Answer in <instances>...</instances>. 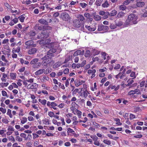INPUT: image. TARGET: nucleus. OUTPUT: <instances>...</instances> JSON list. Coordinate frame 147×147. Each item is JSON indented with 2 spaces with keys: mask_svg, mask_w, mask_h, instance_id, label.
Wrapping results in <instances>:
<instances>
[{
  "mask_svg": "<svg viewBox=\"0 0 147 147\" xmlns=\"http://www.w3.org/2000/svg\"><path fill=\"white\" fill-rule=\"evenodd\" d=\"M138 17L134 14L131 13L128 16L127 19L125 22V25L126 26L130 25V22H132L133 24H136L138 23L137 21Z\"/></svg>",
  "mask_w": 147,
  "mask_h": 147,
  "instance_id": "obj_1",
  "label": "nucleus"
},
{
  "mask_svg": "<svg viewBox=\"0 0 147 147\" xmlns=\"http://www.w3.org/2000/svg\"><path fill=\"white\" fill-rule=\"evenodd\" d=\"M42 60V63L43 65L47 67L48 64L52 65L55 63V61L52 60V57L46 55L41 58Z\"/></svg>",
  "mask_w": 147,
  "mask_h": 147,
  "instance_id": "obj_2",
  "label": "nucleus"
},
{
  "mask_svg": "<svg viewBox=\"0 0 147 147\" xmlns=\"http://www.w3.org/2000/svg\"><path fill=\"white\" fill-rule=\"evenodd\" d=\"M51 40L49 39H46L42 40L39 42L40 44H46L45 47H49V48H51L53 46L51 42Z\"/></svg>",
  "mask_w": 147,
  "mask_h": 147,
  "instance_id": "obj_3",
  "label": "nucleus"
},
{
  "mask_svg": "<svg viewBox=\"0 0 147 147\" xmlns=\"http://www.w3.org/2000/svg\"><path fill=\"white\" fill-rule=\"evenodd\" d=\"M49 33L47 32V30H45L42 31L41 34L38 36V38H40L42 40L45 39L49 36Z\"/></svg>",
  "mask_w": 147,
  "mask_h": 147,
  "instance_id": "obj_4",
  "label": "nucleus"
},
{
  "mask_svg": "<svg viewBox=\"0 0 147 147\" xmlns=\"http://www.w3.org/2000/svg\"><path fill=\"white\" fill-rule=\"evenodd\" d=\"M109 30L108 26L102 24L99 25L98 26V31H102L104 32H107Z\"/></svg>",
  "mask_w": 147,
  "mask_h": 147,
  "instance_id": "obj_5",
  "label": "nucleus"
},
{
  "mask_svg": "<svg viewBox=\"0 0 147 147\" xmlns=\"http://www.w3.org/2000/svg\"><path fill=\"white\" fill-rule=\"evenodd\" d=\"M60 17L63 20L67 21L69 19V14L66 12H62L60 16Z\"/></svg>",
  "mask_w": 147,
  "mask_h": 147,
  "instance_id": "obj_6",
  "label": "nucleus"
},
{
  "mask_svg": "<svg viewBox=\"0 0 147 147\" xmlns=\"http://www.w3.org/2000/svg\"><path fill=\"white\" fill-rule=\"evenodd\" d=\"M34 42L32 40H29L25 42V44L27 46L26 47L27 49H28L31 47H35L36 46L35 44H34Z\"/></svg>",
  "mask_w": 147,
  "mask_h": 147,
  "instance_id": "obj_7",
  "label": "nucleus"
},
{
  "mask_svg": "<svg viewBox=\"0 0 147 147\" xmlns=\"http://www.w3.org/2000/svg\"><path fill=\"white\" fill-rule=\"evenodd\" d=\"M56 51V49H50L47 53L46 55L52 57L53 55V54Z\"/></svg>",
  "mask_w": 147,
  "mask_h": 147,
  "instance_id": "obj_8",
  "label": "nucleus"
},
{
  "mask_svg": "<svg viewBox=\"0 0 147 147\" xmlns=\"http://www.w3.org/2000/svg\"><path fill=\"white\" fill-rule=\"evenodd\" d=\"M73 25L74 27L79 28L80 27L81 23L78 20H75L73 21Z\"/></svg>",
  "mask_w": 147,
  "mask_h": 147,
  "instance_id": "obj_9",
  "label": "nucleus"
},
{
  "mask_svg": "<svg viewBox=\"0 0 147 147\" xmlns=\"http://www.w3.org/2000/svg\"><path fill=\"white\" fill-rule=\"evenodd\" d=\"M37 86V85L36 83H33L32 84H30L28 85L27 86V88L28 89H33L36 88Z\"/></svg>",
  "mask_w": 147,
  "mask_h": 147,
  "instance_id": "obj_10",
  "label": "nucleus"
},
{
  "mask_svg": "<svg viewBox=\"0 0 147 147\" xmlns=\"http://www.w3.org/2000/svg\"><path fill=\"white\" fill-rule=\"evenodd\" d=\"M37 49H36L33 48L29 50L28 53L30 55H32L35 53Z\"/></svg>",
  "mask_w": 147,
  "mask_h": 147,
  "instance_id": "obj_11",
  "label": "nucleus"
},
{
  "mask_svg": "<svg viewBox=\"0 0 147 147\" xmlns=\"http://www.w3.org/2000/svg\"><path fill=\"white\" fill-rule=\"evenodd\" d=\"M45 69H40L36 71L35 73V74L36 76L40 75L44 73Z\"/></svg>",
  "mask_w": 147,
  "mask_h": 147,
  "instance_id": "obj_12",
  "label": "nucleus"
},
{
  "mask_svg": "<svg viewBox=\"0 0 147 147\" xmlns=\"http://www.w3.org/2000/svg\"><path fill=\"white\" fill-rule=\"evenodd\" d=\"M38 22H39L41 23V24L48 25V22L45 20L44 19H40L39 20H38Z\"/></svg>",
  "mask_w": 147,
  "mask_h": 147,
  "instance_id": "obj_13",
  "label": "nucleus"
},
{
  "mask_svg": "<svg viewBox=\"0 0 147 147\" xmlns=\"http://www.w3.org/2000/svg\"><path fill=\"white\" fill-rule=\"evenodd\" d=\"M75 83L76 86H78L82 84V83H84V82L83 81H79L78 80H76L74 81Z\"/></svg>",
  "mask_w": 147,
  "mask_h": 147,
  "instance_id": "obj_14",
  "label": "nucleus"
},
{
  "mask_svg": "<svg viewBox=\"0 0 147 147\" xmlns=\"http://www.w3.org/2000/svg\"><path fill=\"white\" fill-rule=\"evenodd\" d=\"M34 28L36 30H42V28L41 26H40L39 24H36L34 27Z\"/></svg>",
  "mask_w": 147,
  "mask_h": 147,
  "instance_id": "obj_15",
  "label": "nucleus"
},
{
  "mask_svg": "<svg viewBox=\"0 0 147 147\" xmlns=\"http://www.w3.org/2000/svg\"><path fill=\"white\" fill-rule=\"evenodd\" d=\"M41 65V63L40 62L37 63L32 65V67L34 69L38 68L40 67Z\"/></svg>",
  "mask_w": 147,
  "mask_h": 147,
  "instance_id": "obj_16",
  "label": "nucleus"
},
{
  "mask_svg": "<svg viewBox=\"0 0 147 147\" xmlns=\"http://www.w3.org/2000/svg\"><path fill=\"white\" fill-rule=\"evenodd\" d=\"M20 51V47H18L16 49L13 48L12 51V53H18Z\"/></svg>",
  "mask_w": 147,
  "mask_h": 147,
  "instance_id": "obj_17",
  "label": "nucleus"
},
{
  "mask_svg": "<svg viewBox=\"0 0 147 147\" xmlns=\"http://www.w3.org/2000/svg\"><path fill=\"white\" fill-rule=\"evenodd\" d=\"M39 59L38 58H35L32 59L30 61V63L31 65H33L38 63Z\"/></svg>",
  "mask_w": 147,
  "mask_h": 147,
  "instance_id": "obj_18",
  "label": "nucleus"
},
{
  "mask_svg": "<svg viewBox=\"0 0 147 147\" xmlns=\"http://www.w3.org/2000/svg\"><path fill=\"white\" fill-rule=\"evenodd\" d=\"M88 93H89L87 90H85L83 93H81V96H82L84 98H85L88 96Z\"/></svg>",
  "mask_w": 147,
  "mask_h": 147,
  "instance_id": "obj_19",
  "label": "nucleus"
},
{
  "mask_svg": "<svg viewBox=\"0 0 147 147\" xmlns=\"http://www.w3.org/2000/svg\"><path fill=\"white\" fill-rule=\"evenodd\" d=\"M115 25L116 26H121L123 24V23L122 22L120 21V20H119V21H115Z\"/></svg>",
  "mask_w": 147,
  "mask_h": 147,
  "instance_id": "obj_20",
  "label": "nucleus"
},
{
  "mask_svg": "<svg viewBox=\"0 0 147 147\" xmlns=\"http://www.w3.org/2000/svg\"><path fill=\"white\" fill-rule=\"evenodd\" d=\"M125 14V13L122 11L120 12L117 15V17L118 18H120L123 17Z\"/></svg>",
  "mask_w": 147,
  "mask_h": 147,
  "instance_id": "obj_21",
  "label": "nucleus"
},
{
  "mask_svg": "<svg viewBox=\"0 0 147 147\" xmlns=\"http://www.w3.org/2000/svg\"><path fill=\"white\" fill-rule=\"evenodd\" d=\"M81 50H78L74 53L73 56H76L78 55H81Z\"/></svg>",
  "mask_w": 147,
  "mask_h": 147,
  "instance_id": "obj_22",
  "label": "nucleus"
},
{
  "mask_svg": "<svg viewBox=\"0 0 147 147\" xmlns=\"http://www.w3.org/2000/svg\"><path fill=\"white\" fill-rule=\"evenodd\" d=\"M93 18L96 21H99L101 20V17L98 15H95L93 16Z\"/></svg>",
  "mask_w": 147,
  "mask_h": 147,
  "instance_id": "obj_23",
  "label": "nucleus"
},
{
  "mask_svg": "<svg viewBox=\"0 0 147 147\" xmlns=\"http://www.w3.org/2000/svg\"><path fill=\"white\" fill-rule=\"evenodd\" d=\"M117 13V11L115 10L114 9L111 12L110 14V16H114L116 15Z\"/></svg>",
  "mask_w": 147,
  "mask_h": 147,
  "instance_id": "obj_24",
  "label": "nucleus"
},
{
  "mask_svg": "<svg viewBox=\"0 0 147 147\" xmlns=\"http://www.w3.org/2000/svg\"><path fill=\"white\" fill-rule=\"evenodd\" d=\"M109 5V4L108 3V2L107 1H106L104 3H103L102 6L104 7H108Z\"/></svg>",
  "mask_w": 147,
  "mask_h": 147,
  "instance_id": "obj_25",
  "label": "nucleus"
},
{
  "mask_svg": "<svg viewBox=\"0 0 147 147\" xmlns=\"http://www.w3.org/2000/svg\"><path fill=\"white\" fill-rule=\"evenodd\" d=\"M10 76L11 79H14L16 78V73H11L10 74Z\"/></svg>",
  "mask_w": 147,
  "mask_h": 147,
  "instance_id": "obj_26",
  "label": "nucleus"
},
{
  "mask_svg": "<svg viewBox=\"0 0 147 147\" xmlns=\"http://www.w3.org/2000/svg\"><path fill=\"white\" fill-rule=\"evenodd\" d=\"M49 78L46 76H44L43 78L41 79L42 82H46V81L48 80Z\"/></svg>",
  "mask_w": 147,
  "mask_h": 147,
  "instance_id": "obj_27",
  "label": "nucleus"
},
{
  "mask_svg": "<svg viewBox=\"0 0 147 147\" xmlns=\"http://www.w3.org/2000/svg\"><path fill=\"white\" fill-rule=\"evenodd\" d=\"M96 24H94V25L90 27L89 31H95L96 29Z\"/></svg>",
  "mask_w": 147,
  "mask_h": 147,
  "instance_id": "obj_28",
  "label": "nucleus"
},
{
  "mask_svg": "<svg viewBox=\"0 0 147 147\" xmlns=\"http://www.w3.org/2000/svg\"><path fill=\"white\" fill-rule=\"evenodd\" d=\"M103 0H96V4L98 6H100Z\"/></svg>",
  "mask_w": 147,
  "mask_h": 147,
  "instance_id": "obj_29",
  "label": "nucleus"
},
{
  "mask_svg": "<svg viewBox=\"0 0 147 147\" xmlns=\"http://www.w3.org/2000/svg\"><path fill=\"white\" fill-rule=\"evenodd\" d=\"M119 86L118 85L117 86H111V89H114L115 91H117L119 88Z\"/></svg>",
  "mask_w": 147,
  "mask_h": 147,
  "instance_id": "obj_30",
  "label": "nucleus"
},
{
  "mask_svg": "<svg viewBox=\"0 0 147 147\" xmlns=\"http://www.w3.org/2000/svg\"><path fill=\"white\" fill-rule=\"evenodd\" d=\"M24 15H25L23 14L18 17V18L20 19V21L22 22H24V20L25 18L23 16Z\"/></svg>",
  "mask_w": 147,
  "mask_h": 147,
  "instance_id": "obj_31",
  "label": "nucleus"
},
{
  "mask_svg": "<svg viewBox=\"0 0 147 147\" xmlns=\"http://www.w3.org/2000/svg\"><path fill=\"white\" fill-rule=\"evenodd\" d=\"M126 7L123 5H121L119 7V9L122 11L125 10L126 9Z\"/></svg>",
  "mask_w": 147,
  "mask_h": 147,
  "instance_id": "obj_32",
  "label": "nucleus"
},
{
  "mask_svg": "<svg viewBox=\"0 0 147 147\" xmlns=\"http://www.w3.org/2000/svg\"><path fill=\"white\" fill-rule=\"evenodd\" d=\"M103 142L104 143L108 145H110L111 144V142L109 140H103Z\"/></svg>",
  "mask_w": 147,
  "mask_h": 147,
  "instance_id": "obj_33",
  "label": "nucleus"
},
{
  "mask_svg": "<svg viewBox=\"0 0 147 147\" xmlns=\"http://www.w3.org/2000/svg\"><path fill=\"white\" fill-rule=\"evenodd\" d=\"M7 114L9 115L10 118H11L12 117V115L11 113V111L10 109H8Z\"/></svg>",
  "mask_w": 147,
  "mask_h": 147,
  "instance_id": "obj_34",
  "label": "nucleus"
},
{
  "mask_svg": "<svg viewBox=\"0 0 147 147\" xmlns=\"http://www.w3.org/2000/svg\"><path fill=\"white\" fill-rule=\"evenodd\" d=\"M90 51L88 50H87L86 51V53L85 54V56L86 57H88L90 55Z\"/></svg>",
  "mask_w": 147,
  "mask_h": 147,
  "instance_id": "obj_35",
  "label": "nucleus"
},
{
  "mask_svg": "<svg viewBox=\"0 0 147 147\" xmlns=\"http://www.w3.org/2000/svg\"><path fill=\"white\" fill-rule=\"evenodd\" d=\"M110 14H109L108 12H105L104 16V18L105 19L107 18L109 16H110Z\"/></svg>",
  "mask_w": 147,
  "mask_h": 147,
  "instance_id": "obj_36",
  "label": "nucleus"
},
{
  "mask_svg": "<svg viewBox=\"0 0 147 147\" xmlns=\"http://www.w3.org/2000/svg\"><path fill=\"white\" fill-rule=\"evenodd\" d=\"M78 18L80 21H83L85 20L84 17L82 15H79Z\"/></svg>",
  "mask_w": 147,
  "mask_h": 147,
  "instance_id": "obj_37",
  "label": "nucleus"
},
{
  "mask_svg": "<svg viewBox=\"0 0 147 147\" xmlns=\"http://www.w3.org/2000/svg\"><path fill=\"white\" fill-rule=\"evenodd\" d=\"M27 121V119L26 117H23L21 121V122L22 124H24Z\"/></svg>",
  "mask_w": 147,
  "mask_h": 147,
  "instance_id": "obj_38",
  "label": "nucleus"
},
{
  "mask_svg": "<svg viewBox=\"0 0 147 147\" xmlns=\"http://www.w3.org/2000/svg\"><path fill=\"white\" fill-rule=\"evenodd\" d=\"M43 122L44 124L46 125H49V124L48 119H45L43 121Z\"/></svg>",
  "mask_w": 147,
  "mask_h": 147,
  "instance_id": "obj_39",
  "label": "nucleus"
},
{
  "mask_svg": "<svg viewBox=\"0 0 147 147\" xmlns=\"http://www.w3.org/2000/svg\"><path fill=\"white\" fill-rule=\"evenodd\" d=\"M36 33L35 32L32 31H30L29 33V34L30 36H34L36 35Z\"/></svg>",
  "mask_w": 147,
  "mask_h": 147,
  "instance_id": "obj_40",
  "label": "nucleus"
},
{
  "mask_svg": "<svg viewBox=\"0 0 147 147\" xmlns=\"http://www.w3.org/2000/svg\"><path fill=\"white\" fill-rule=\"evenodd\" d=\"M96 72V70L94 69L92 70L91 69L88 70V73L89 74H92V73H95Z\"/></svg>",
  "mask_w": 147,
  "mask_h": 147,
  "instance_id": "obj_41",
  "label": "nucleus"
},
{
  "mask_svg": "<svg viewBox=\"0 0 147 147\" xmlns=\"http://www.w3.org/2000/svg\"><path fill=\"white\" fill-rule=\"evenodd\" d=\"M51 71L49 68H47L44 71V73L45 74H47L51 72Z\"/></svg>",
  "mask_w": 147,
  "mask_h": 147,
  "instance_id": "obj_42",
  "label": "nucleus"
},
{
  "mask_svg": "<svg viewBox=\"0 0 147 147\" xmlns=\"http://www.w3.org/2000/svg\"><path fill=\"white\" fill-rule=\"evenodd\" d=\"M2 95L3 96H6L7 97H8L9 96L7 95V93L6 91L4 90H3L2 91Z\"/></svg>",
  "mask_w": 147,
  "mask_h": 147,
  "instance_id": "obj_43",
  "label": "nucleus"
},
{
  "mask_svg": "<svg viewBox=\"0 0 147 147\" xmlns=\"http://www.w3.org/2000/svg\"><path fill=\"white\" fill-rule=\"evenodd\" d=\"M135 94H141V92L140 90L138 89H136L134 90Z\"/></svg>",
  "mask_w": 147,
  "mask_h": 147,
  "instance_id": "obj_44",
  "label": "nucleus"
},
{
  "mask_svg": "<svg viewBox=\"0 0 147 147\" xmlns=\"http://www.w3.org/2000/svg\"><path fill=\"white\" fill-rule=\"evenodd\" d=\"M93 52L94 53V55H96L100 53V51L98 50L94 49L93 50Z\"/></svg>",
  "mask_w": 147,
  "mask_h": 147,
  "instance_id": "obj_45",
  "label": "nucleus"
},
{
  "mask_svg": "<svg viewBox=\"0 0 147 147\" xmlns=\"http://www.w3.org/2000/svg\"><path fill=\"white\" fill-rule=\"evenodd\" d=\"M115 120L117 122L116 124L119 125H121L122 123L120 122V120L119 119L116 118Z\"/></svg>",
  "mask_w": 147,
  "mask_h": 147,
  "instance_id": "obj_46",
  "label": "nucleus"
},
{
  "mask_svg": "<svg viewBox=\"0 0 147 147\" xmlns=\"http://www.w3.org/2000/svg\"><path fill=\"white\" fill-rule=\"evenodd\" d=\"M92 124V126L95 128H98L99 127V125L96 122H93Z\"/></svg>",
  "mask_w": 147,
  "mask_h": 147,
  "instance_id": "obj_47",
  "label": "nucleus"
},
{
  "mask_svg": "<svg viewBox=\"0 0 147 147\" xmlns=\"http://www.w3.org/2000/svg\"><path fill=\"white\" fill-rule=\"evenodd\" d=\"M9 84L8 83H2L1 84V85L2 87H3L4 86L6 87Z\"/></svg>",
  "mask_w": 147,
  "mask_h": 147,
  "instance_id": "obj_48",
  "label": "nucleus"
},
{
  "mask_svg": "<svg viewBox=\"0 0 147 147\" xmlns=\"http://www.w3.org/2000/svg\"><path fill=\"white\" fill-rule=\"evenodd\" d=\"M67 133H71L72 134H74L73 132H74V130H73L72 129H71L70 128H68L67 129Z\"/></svg>",
  "mask_w": 147,
  "mask_h": 147,
  "instance_id": "obj_49",
  "label": "nucleus"
},
{
  "mask_svg": "<svg viewBox=\"0 0 147 147\" xmlns=\"http://www.w3.org/2000/svg\"><path fill=\"white\" fill-rule=\"evenodd\" d=\"M0 111L3 113L4 114L6 113V110L5 109L1 107L0 108Z\"/></svg>",
  "mask_w": 147,
  "mask_h": 147,
  "instance_id": "obj_50",
  "label": "nucleus"
},
{
  "mask_svg": "<svg viewBox=\"0 0 147 147\" xmlns=\"http://www.w3.org/2000/svg\"><path fill=\"white\" fill-rule=\"evenodd\" d=\"M51 107H50L53 108V107H55L57 106V104L55 102H51Z\"/></svg>",
  "mask_w": 147,
  "mask_h": 147,
  "instance_id": "obj_51",
  "label": "nucleus"
},
{
  "mask_svg": "<svg viewBox=\"0 0 147 147\" xmlns=\"http://www.w3.org/2000/svg\"><path fill=\"white\" fill-rule=\"evenodd\" d=\"M48 115L50 117H53L54 113L50 111L49 112Z\"/></svg>",
  "mask_w": 147,
  "mask_h": 147,
  "instance_id": "obj_52",
  "label": "nucleus"
},
{
  "mask_svg": "<svg viewBox=\"0 0 147 147\" xmlns=\"http://www.w3.org/2000/svg\"><path fill=\"white\" fill-rule=\"evenodd\" d=\"M7 130L9 131H14V129L12 126L10 125L9 126Z\"/></svg>",
  "mask_w": 147,
  "mask_h": 147,
  "instance_id": "obj_53",
  "label": "nucleus"
},
{
  "mask_svg": "<svg viewBox=\"0 0 147 147\" xmlns=\"http://www.w3.org/2000/svg\"><path fill=\"white\" fill-rule=\"evenodd\" d=\"M141 110V109L139 107H136L134 108V111L135 112H137Z\"/></svg>",
  "mask_w": 147,
  "mask_h": 147,
  "instance_id": "obj_54",
  "label": "nucleus"
},
{
  "mask_svg": "<svg viewBox=\"0 0 147 147\" xmlns=\"http://www.w3.org/2000/svg\"><path fill=\"white\" fill-rule=\"evenodd\" d=\"M16 140H18L19 142H21L22 141V138H20L19 136H17L16 137Z\"/></svg>",
  "mask_w": 147,
  "mask_h": 147,
  "instance_id": "obj_55",
  "label": "nucleus"
},
{
  "mask_svg": "<svg viewBox=\"0 0 147 147\" xmlns=\"http://www.w3.org/2000/svg\"><path fill=\"white\" fill-rule=\"evenodd\" d=\"M80 5L83 8L85 7L87 5L85 3H80Z\"/></svg>",
  "mask_w": 147,
  "mask_h": 147,
  "instance_id": "obj_56",
  "label": "nucleus"
},
{
  "mask_svg": "<svg viewBox=\"0 0 147 147\" xmlns=\"http://www.w3.org/2000/svg\"><path fill=\"white\" fill-rule=\"evenodd\" d=\"M110 28L112 29H115L116 28L115 25L114 24H111L110 26Z\"/></svg>",
  "mask_w": 147,
  "mask_h": 147,
  "instance_id": "obj_57",
  "label": "nucleus"
},
{
  "mask_svg": "<svg viewBox=\"0 0 147 147\" xmlns=\"http://www.w3.org/2000/svg\"><path fill=\"white\" fill-rule=\"evenodd\" d=\"M32 138V136L31 134H28L27 137L26 138L25 140H30Z\"/></svg>",
  "mask_w": 147,
  "mask_h": 147,
  "instance_id": "obj_58",
  "label": "nucleus"
},
{
  "mask_svg": "<svg viewBox=\"0 0 147 147\" xmlns=\"http://www.w3.org/2000/svg\"><path fill=\"white\" fill-rule=\"evenodd\" d=\"M1 59L2 61H4L6 62H7V61L5 59V57L4 55H2L1 56Z\"/></svg>",
  "mask_w": 147,
  "mask_h": 147,
  "instance_id": "obj_59",
  "label": "nucleus"
},
{
  "mask_svg": "<svg viewBox=\"0 0 147 147\" xmlns=\"http://www.w3.org/2000/svg\"><path fill=\"white\" fill-rule=\"evenodd\" d=\"M84 16L87 18H89L90 17V14L88 13H85L84 14Z\"/></svg>",
  "mask_w": 147,
  "mask_h": 147,
  "instance_id": "obj_60",
  "label": "nucleus"
},
{
  "mask_svg": "<svg viewBox=\"0 0 147 147\" xmlns=\"http://www.w3.org/2000/svg\"><path fill=\"white\" fill-rule=\"evenodd\" d=\"M135 94V92L134 90H131L128 93V94L129 95H133L134 94Z\"/></svg>",
  "mask_w": 147,
  "mask_h": 147,
  "instance_id": "obj_61",
  "label": "nucleus"
},
{
  "mask_svg": "<svg viewBox=\"0 0 147 147\" xmlns=\"http://www.w3.org/2000/svg\"><path fill=\"white\" fill-rule=\"evenodd\" d=\"M20 112L19 113V115L20 116H23L24 115V114L23 113V110L22 109H21L20 110Z\"/></svg>",
  "mask_w": 147,
  "mask_h": 147,
  "instance_id": "obj_62",
  "label": "nucleus"
},
{
  "mask_svg": "<svg viewBox=\"0 0 147 147\" xmlns=\"http://www.w3.org/2000/svg\"><path fill=\"white\" fill-rule=\"evenodd\" d=\"M135 117H136L133 114H130V119H133L135 118Z\"/></svg>",
  "mask_w": 147,
  "mask_h": 147,
  "instance_id": "obj_63",
  "label": "nucleus"
},
{
  "mask_svg": "<svg viewBox=\"0 0 147 147\" xmlns=\"http://www.w3.org/2000/svg\"><path fill=\"white\" fill-rule=\"evenodd\" d=\"M145 84V81H142L140 84V87L144 86Z\"/></svg>",
  "mask_w": 147,
  "mask_h": 147,
  "instance_id": "obj_64",
  "label": "nucleus"
}]
</instances>
